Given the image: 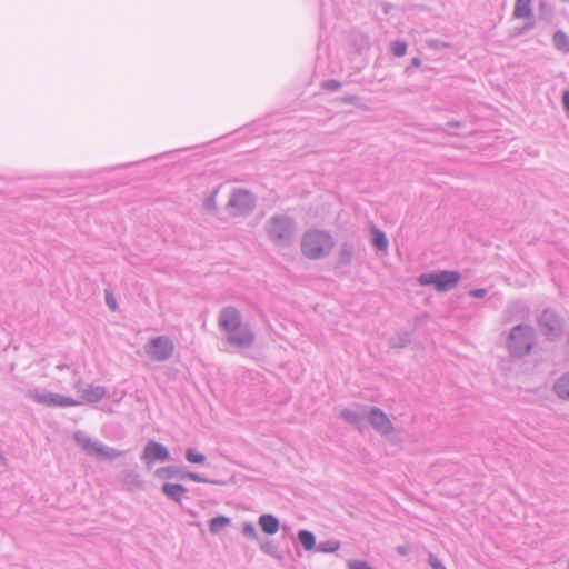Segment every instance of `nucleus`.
<instances>
[{
	"mask_svg": "<svg viewBox=\"0 0 569 569\" xmlns=\"http://www.w3.org/2000/svg\"><path fill=\"white\" fill-rule=\"evenodd\" d=\"M187 460L191 463H203L206 460V457L202 453H199L194 451L193 449H189L187 451Z\"/></svg>",
	"mask_w": 569,
	"mask_h": 569,
	"instance_id": "aec40b11",
	"label": "nucleus"
},
{
	"mask_svg": "<svg viewBox=\"0 0 569 569\" xmlns=\"http://www.w3.org/2000/svg\"><path fill=\"white\" fill-rule=\"evenodd\" d=\"M333 240L327 232L311 230L305 233L301 240V251L306 258L320 259L330 253Z\"/></svg>",
	"mask_w": 569,
	"mask_h": 569,
	"instance_id": "f03ea898",
	"label": "nucleus"
},
{
	"mask_svg": "<svg viewBox=\"0 0 569 569\" xmlns=\"http://www.w3.org/2000/svg\"><path fill=\"white\" fill-rule=\"evenodd\" d=\"M186 477L189 478L190 480L194 481V482H204V480L199 475L193 473V472L187 473Z\"/></svg>",
	"mask_w": 569,
	"mask_h": 569,
	"instance_id": "a878e982",
	"label": "nucleus"
},
{
	"mask_svg": "<svg viewBox=\"0 0 569 569\" xmlns=\"http://www.w3.org/2000/svg\"><path fill=\"white\" fill-rule=\"evenodd\" d=\"M553 42L559 50L569 52V37L562 31H557L553 34Z\"/></svg>",
	"mask_w": 569,
	"mask_h": 569,
	"instance_id": "2eb2a0df",
	"label": "nucleus"
},
{
	"mask_svg": "<svg viewBox=\"0 0 569 569\" xmlns=\"http://www.w3.org/2000/svg\"><path fill=\"white\" fill-rule=\"evenodd\" d=\"M372 241H373V244L379 249V250H387L388 248V240L385 236V233L378 229H372Z\"/></svg>",
	"mask_w": 569,
	"mask_h": 569,
	"instance_id": "dca6fc26",
	"label": "nucleus"
},
{
	"mask_svg": "<svg viewBox=\"0 0 569 569\" xmlns=\"http://www.w3.org/2000/svg\"><path fill=\"white\" fill-rule=\"evenodd\" d=\"M106 300H107V305L110 307L111 310H114L116 309V300L114 298L112 297V295H110L109 292H107L106 295Z\"/></svg>",
	"mask_w": 569,
	"mask_h": 569,
	"instance_id": "393cba45",
	"label": "nucleus"
},
{
	"mask_svg": "<svg viewBox=\"0 0 569 569\" xmlns=\"http://www.w3.org/2000/svg\"><path fill=\"white\" fill-rule=\"evenodd\" d=\"M270 237L276 241H284L292 234V227L288 219L274 218L269 229Z\"/></svg>",
	"mask_w": 569,
	"mask_h": 569,
	"instance_id": "6e6552de",
	"label": "nucleus"
},
{
	"mask_svg": "<svg viewBox=\"0 0 569 569\" xmlns=\"http://www.w3.org/2000/svg\"><path fill=\"white\" fill-rule=\"evenodd\" d=\"M392 52L397 57H402L407 52V44L405 42L397 41L392 44Z\"/></svg>",
	"mask_w": 569,
	"mask_h": 569,
	"instance_id": "412c9836",
	"label": "nucleus"
},
{
	"mask_svg": "<svg viewBox=\"0 0 569 569\" xmlns=\"http://www.w3.org/2000/svg\"><path fill=\"white\" fill-rule=\"evenodd\" d=\"M229 204L236 212L242 213L252 207L253 200L248 191L237 190L233 193Z\"/></svg>",
	"mask_w": 569,
	"mask_h": 569,
	"instance_id": "1a4fd4ad",
	"label": "nucleus"
},
{
	"mask_svg": "<svg viewBox=\"0 0 569 569\" xmlns=\"http://www.w3.org/2000/svg\"><path fill=\"white\" fill-rule=\"evenodd\" d=\"M532 0H516L513 14L516 18H529L531 16Z\"/></svg>",
	"mask_w": 569,
	"mask_h": 569,
	"instance_id": "4468645a",
	"label": "nucleus"
},
{
	"mask_svg": "<svg viewBox=\"0 0 569 569\" xmlns=\"http://www.w3.org/2000/svg\"><path fill=\"white\" fill-rule=\"evenodd\" d=\"M533 342V332L525 326H516L509 336V349L516 356H522L530 351Z\"/></svg>",
	"mask_w": 569,
	"mask_h": 569,
	"instance_id": "7ed1b4c3",
	"label": "nucleus"
},
{
	"mask_svg": "<svg viewBox=\"0 0 569 569\" xmlns=\"http://www.w3.org/2000/svg\"><path fill=\"white\" fill-rule=\"evenodd\" d=\"M246 531H248V532H252V531H253V528H251V527H246Z\"/></svg>",
	"mask_w": 569,
	"mask_h": 569,
	"instance_id": "7c9ffc66",
	"label": "nucleus"
},
{
	"mask_svg": "<svg viewBox=\"0 0 569 569\" xmlns=\"http://www.w3.org/2000/svg\"><path fill=\"white\" fill-rule=\"evenodd\" d=\"M412 63H413L415 66H417V67H418V66H420V60H419V59H417V58H415V59L412 60Z\"/></svg>",
	"mask_w": 569,
	"mask_h": 569,
	"instance_id": "c85d7f7f",
	"label": "nucleus"
},
{
	"mask_svg": "<svg viewBox=\"0 0 569 569\" xmlns=\"http://www.w3.org/2000/svg\"><path fill=\"white\" fill-rule=\"evenodd\" d=\"M229 523H230V519L229 518L223 517V516L216 517V518L211 519V521H210V531L212 533H217L221 529H223L227 526H229Z\"/></svg>",
	"mask_w": 569,
	"mask_h": 569,
	"instance_id": "a211bd4d",
	"label": "nucleus"
},
{
	"mask_svg": "<svg viewBox=\"0 0 569 569\" xmlns=\"http://www.w3.org/2000/svg\"><path fill=\"white\" fill-rule=\"evenodd\" d=\"M163 492L176 501H180L187 489L178 483H167L163 486Z\"/></svg>",
	"mask_w": 569,
	"mask_h": 569,
	"instance_id": "ddd939ff",
	"label": "nucleus"
},
{
	"mask_svg": "<svg viewBox=\"0 0 569 569\" xmlns=\"http://www.w3.org/2000/svg\"><path fill=\"white\" fill-rule=\"evenodd\" d=\"M429 563L433 569H446L440 560L432 553L429 555Z\"/></svg>",
	"mask_w": 569,
	"mask_h": 569,
	"instance_id": "5701e85b",
	"label": "nucleus"
},
{
	"mask_svg": "<svg viewBox=\"0 0 569 569\" xmlns=\"http://www.w3.org/2000/svg\"><path fill=\"white\" fill-rule=\"evenodd\" d=\"M219 323L228 332V341L231 345L246 347L251 343L252 335L247 329L241 328L240 315L236 309H223Z\"/></svg>",
	"mask_w": 569,
	"mask_h": 569,
	"instance_id": "f257e3e1",
	"label": "nucleus"
},
{
	"mask_svg": "<svg viewBox=\"0 0 569 569\" xmlns=\"http://www.w3.org/2000/svg\"><path fill=\"white\" fill-rule=\"evenodd\" d=\"M562 101L566 111L569 113V91L563 93Z\"/></svg>",
	"mask_w": 569,
	"mask_h": 569,
	"instance_id": "bb28decb",
	"label": "nucleus"
},
{
	"mask_svg": "<svg viewBox=\"0 0 569 569\" xmlns=\"http://www.w3.org/2000/svg\"><path fill=\"white\" fill-rule=\"evenodd\" d=\"M339 548V543H333V546L329 549H326V548H321V550L323 551H336L337 549Z\"/></svg>",
	"mask_w": 569,
	"mask_h": 569,
	"instance_id": "cd10ccee",
	"label": "nucleus"
},
{
	"mask_svg": "<svg viewBox=\"0 0 569 569\" xmlns=\"http://www.w3.org/2000/svg\"><path fill=\"white\" fill-rule=\"evenodd\" d=\"M170 458L168 449L156 441H150L143 452H142V460L147 463H152L154 461L161 460H168Z\"/></svg>",
	"mask_w": 569,
	"mask_h": 569,
	"instance_id": "0eeeda50",
	"label": "nucleus"
},
{
	"mask_svg": "<svg viewBox=\"0 0 569 569\" xmlns=\"http://www.w3.org/2000/svg\"><path fill=\"white\" fill-rule=\"evenodd\" d=\"M341 87L337 80H329L322 83V88L327 90H338Z\"/></svg>",
	"mask_w": 569,
	"mask_h": 569,
	"instance_id": "b1692460",
	"label": "nucleus"
},
{
	"mask_svg": "<svg viewBox=\"0 0 569 569\" xmlns=\"http://www.w3.org/2000/svg\"><path fill=\"white\" fill-rule=\"evenodd\" d=\"M558 327H550V331L557 330Z\"/></svg>",
	"mask_w": 569,
	"mask_h": 569,
	"instance_id": "2f4dec72",
	"label": "nucleus"
},
{
	"mask_svg": "<svg viewBox=\"0 0 569 569\" xmlns=\"http://www.w3.org/2000/svg\"><path fill=\"white\" fill-rule=\"evenodd\" d=\"M556 391L562 399H569V376L562 377L556 385Z\"/></svg>",
	"mask_w": 569,
	"mask_h": 569,
	"instance_id": "f3484780",
	"label": "nucleus"
},
{
	"mask_svg": "<svg viewBox=\"0 0 569 569\" xmlns=\"http://www.w3.org/2000/svg\"><path fill=\"white\" fill-rule=\"evenodd\" d=\"M369 419L371 425L383 433H387L392 429L387 416L378 409H372L370 411Z\"/></svg>",
	"mask_w": 569,
	"mask_h": 569,
	"instance_id": "9b49d317",
	"label": "nucleus"
},
{
	"mask_svg": "<svg viewBox=\"0 0 569 569\" xmlns=\"http://www.w3.org/2000/svg\"><path fill=\"white\" fill-rule=\"evenodd\" d=\"M483 295V290H478L475 292V296L481 297Z\"/></svg>",
	"mask_w": 569,
	"mask_h": 569,
	"instance_id": "c756f323",
	"label": "nucleus"
},
{
	"mask_svg": "<svg viewBox=\"0 0 569 569\" xmlns=\"http://www.w3.org/2000/svg\"><path fill=\"white\" fill-rule=\"evenodd\" d=\"M299 541L307 550H312L315 547V537L307 530H301L298 533Z\"/></svg>",
	"mask_w": 569,
	"mask_h": 569,
	"instance_id": "6ab92c4d",
	"label": "nucleus"
},
{
	"mask_svg": "<svg viewBox=\"0 0 569 569\" xmlns=\"http://www.w3.org/2000/svg\"><path fill=\"white\" fill-rule=\"evenodd\" d=\"M32 398L48 407H74L82 402L57 393H33Z\"/></svg>",
	"mask_w": 569,
	"mask_h": 569,
	"instance_id": "423d86ee",
	"label": "nucleus"
},
{
	"mask_svg": "<svg viewBox=\"0 0 569 569\" xmlns=\"http://www.w3.org/2000/svg\"><path fill=\"white\" fill-rule=\"evenodd\" d=\"M259 525L267 535H274L279 530V521L271 515H263L259 518Z\"/></svg>",
	"mask_w": 569,
	"mask_h": 569,
	"instance_id": "f8f14e48",
	"label": "nucleus"
},
{
	"mask_svg": "<svg viewBox=\"0 0 569 569\" xmlns=\"http://www.w3.org/2000/svg\"><path fill=\"white\" fill-rule=\"evenodd\" d=\"M460 280V276L455 271H442L439 273L422 274L419 282L423 286L433 284L439 291L452 289Z\"/></svg>",
	"mask_w": 569,
	"mask_h": 569,
	"instance_id": "20e7f679",
	"label": "nucleus"
},
{
	"mask_svg": "<svg viewBox=\"0 0 569 569\" xmlns=\"http://www.w3.org/2000/svg\"><path fill=\"white\" fill-rule=\"evenodd\" d=\"M174 350L173 342L168 337H158L150 340L146 347V353L156 361L168 359Z\"/></svg>",
	"mask_w": 569,
	"mask_h": 569,
	"instance_id": "39448f33",
	"label": "nucleus"
},
{
	"mask_svg": "<svg viewBox=\"0 0 569 569\" xmlns=\"http://www.w3.org/2000/svg\"><path fill=\"white\" fill-rule=\"evenodd\" d=\"M347 566L348 569H373L367 562L361 560H349Z\"/></svg>",
	"mask_w": 569,
	"mask_h": 569,
	"instance_id": "4be33fe9",
	"label": "nucleus"
},
{
	"mask_svg": "<svg viewBox=\"0 0 569 569\" xmlns=\"http://www.w3.org/2000/svg\"><path fill=\"white\" fill-rule=\"evenodd\" d=\"M78 389L81 393L82 401L90 403L100 401L106 393L104 388L100 386H87L86 388Z\"/></svg>",
	"mask_w": 569,
	"mask_h": 569,
	"instance_id": "9d476101",
	"label": "nucleus"
}]
</instances>
